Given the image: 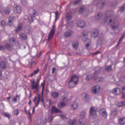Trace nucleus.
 Wrapping results in <instances>:
<instances>
[{
    "instance_id": "f257e3e1",
    "label": "nucleus",
    "mask_w": 125,
    "mask_h": 125,
    "mask_svg": "<svg viewBox=\"0 0 125 125\" xmlns=\"http://www.w3.org/2000/svg\"><path fill=\"white\" fill-rule=\"evenodd\" d=\"M106 21L109 22L113 25L115 26L111 25L110 27L112 28V29H115L117 28L119 25V23L115 20V17L114 16H111L106 18Z\"/></svg>"
},
{
    "instance_id": "f03ea898",
    "label": "nucleus",
    "mask_w": 125,
    "mask_h": 125,
    "mask_svg": "<svg viewBox=\"0 0 125 125\" xmlns=\"http://www.w3.org/2000/svg\"><path fill=\"white\" fill-rule=\"evenodd\" d=\"M90 115L92 119L96 118L97 117L96 109L95 107H92L89 111Z\"/></svg>"
},
{
    "instance_id": "7ed1b4c3",
    "label": "nucleus",
    "mask_w": 125,
    "mask_h": 125,
    "mask_svg": "<svg viewBox=\"0 0 125 125\" xmlns=\"http://www.w3.org/2000/svg\"><path fill=\"white\" fill-rule=\"evenodd\" d=\"M55 24H53L52 27V29L50 31V34L48 36V40L49 41L52 39L54 34L55 27Z\"/></svg>"
},
{
    "instance_id": "20e7f679",
    "label": "nucleus",
    "mask_w": 125,
    "mask_h": 125,
    "mask_svg": "<svg viewBox=\"0 0 125 125\" xmlns=\"http://www.w3.org/2000/svg\"><path fill=\"white\" fill-rule=\"evenodd\" d=\"M100 87L99 85H96L93 87L91 90V92L93 94L98 93L100 90Z\"/></svg>"
},
{
    "instance_id": "39448f33",
    "label": "nucleus",
    "mask_w": 125,
    "mask_h": 125,
    "mask_svg": "<svg viewBox=\"0 0 125 125\" xmlns=\"http://www.w3.org/2000/svg\"><path fill=\"white\" fill-rule=\"evenodd\" d=\"M99 113L101 116L104 118H107V113L105 109H101L99 111Z\"/></svg>"
},
{
    "instance_id": "423d86ee",
    "label": "nucleus",
    "mask_w": 125,
    "mask_h": 125,
    "mask_svg": "<svg viewBox=\"0 0 125 125\" xmlns=\"http://www.w3.org/2000/svg\"><path fill=\"white\" fill-rule=\"evenodd\" d=\"M112 92L114 95H118L120 93V90L119 88L116 87L112 90Z\"/></svg>"
},
{
    "instance_id": "0eeeda50",
    "label": "nucleus",
    "mask_w": 125,
    "mask_h": 125,
    "mask_svg": "<svg viewBox=\"0 0 125 125\" xmlns=\"http://www.w3.org/2000/svg\"><path fill=\"white\" fill-rule=\"evenodd\" d=\"M98 32L96 29H94L91 32V35L93 37H96L98 36Z\"/></svg>"
},
{
    "instance_id": "6e6552de",
    "label": "nucleus",
    "mask_w": 125,
    "mask_h": 125,
    "mask_svg": "<svg viewBox=\"0 0 125 125\" xmlns=\"http://www.w3.org/2000/svg\"><path fill=\"white\" fill-rule=\"evenodd\" d=\"M85 25V22L81 20L79 21L77 23V26L81 28L84 27Z\"/></svg>"
},
{
    "instance_id": "1a4fd4ad",
    "label": "nucleus",
    "mask_w": 125,
    "mask_h": 125,
    "mask_svg": "<svg viewBox=\"0 0 125 125\" xmlns=\"http://www.w3.org/2000/svg\"><path fill=\"white\" fill-rule=\"evenodd\" d=\"M61 112H62V111L60 110L57 108L56 107L54 106H53L52 107L51 111V113L52 114L53 113H61Z\"/></svg>"
},
{
    "instance_id": "9d476101",
    "label": "nucleus",
    "mask_w": 125,
    "mask_h": 125,
    "mask_svg": "<svg viewBox=\"0 0 125 125\" xmlns=\"http://www.w3.org/2000/svg\"><path fill=\"white\" fill-rule=\"evenodd\" d=\"M77 83L70 80L69 83V88H71L75 86Z\"/></svg>"
},
{
    "instance_id": "9b49d317",
    "label": "nucleus",
    "mask_w": 125,
    "mask_h": 125,
    "mask_svg": "<svg viewBox=\"0 0 125 125\" xmlns=\"http://www.w3.org/2000/svg\"><path fill=\"white\" fill-rule=\"evenodd\" d=\"M73 33V31L70 30L66 31L64 33V36L66 37L70 36L72 35Z\"/></svg>"
},
{
    "instance_id": "f8f14e48",
    "label": "nucleus",
    "mask_w": 125,
    "mask_h": 125,
    "mask_svg": "<svg viewBox=\"0 0 125 125\" xmlns=\"http://www.w3.org/2000/svg\"><path fill=\"white\" fill-rule=\"evenodd\" d=\"M39 85L35 83V81H33L32 82V88L33 89H35L38 92V87Z\"/></svg>"
},
{
    "instance_id": "ddd939ff",
    "label": "nucleus",
    "mask_w": 125,
    "mask_h": 125,
    "mask_svg": "<svg viewBox=\"0 0 125 125\" xmlns=\"http://www.w3.org/2000/svg\"><path fill=\"white\" fill-rule=\"evenodd\" d=\"M66 104L65 102H59L57 106L59 108H61L65 106Z\"/></svg>"
},
{
    "instance_id": "4468645a",
    "label": "nucleus",
    "mask_w": 125,
    "mask_h": 125,
    "mask_svg": "<svg viewBox=\"0 0 125 125\" xmlns=\"http://www.w3.org/2000/svg\"><path fill=\"white\" fill-rule=\"evenodd\" d=\"M70 80L77 83L78 80V77L75 75H73L71 77Z\"/></svg>"
},
{
    "instance_id": "2eb2a0df",
    "label": "nucleus",
    "mask_w": 125,
    "mask_h": 125,
    "mask_svg": "<svg viewBox=\"0 0 125 125\" xmlns=\"http://www.w3.org/2000/svg\"><path fill=\"white\" fill-rule=\"evenodd\" d=\"M119 124L122 125H125V117L121 118L118 119Z\"/></svg>"
},
{
    "instance_id": "dca6fc26",
    "label": "nucleus",
    "mask_w": 125,
    "mask_h": 125,
    "mask_svg": "<svg viewBox=\"0 0 125 125\" xmlns=\"http://www.w3.org/2000/svg\"><path fill=\"white\" fill-rule=\"evenodd\" d=\"M14 12L15 13H19L21 11V9L20 6L17 5L14 9Z\"/></svg>"
},
{
    "instance_id": "f3484780",
    "label": "nucleus",
    "mask_w": 125,
    "mask_h": 125,
    "mask_svg": "<svg viewBox=\"0 0 125 125\" xmlns=\"http://www.w3.org/2000/svg\"><path fill=\"white\" fill-rule=\"evenodd\" d=\"M19 38L21 39L26 40L27 39V36L24 33H20L19 34Z\"/></svg>"
},
{
    "instance_id": "a211bd4d",
    "label": "nucleus",
    "mask_w": 125,
    "mask_h": 125,
    "mask_svg": "<svg viewBox=\"0 0 125 125\" xmlns=\"http://www.w3.org/2000/svg\"><path fill=\"white\" fill-rule=\"evenodd\" d=\"M86 122V119L84 118H81L79 121V123L81 125H85Z\"/></svg>"
},
{
    "instance_id": "6ab92c4d",
    "label": "nucleus",
    "mask_w": 125,
    "mask_h": 125,
    "mask_svg": "<svg viewBox=\"0 0 125 125\" xmlns=\"http://www.w3.org/2000/svg\"><path fill=\"white\" fill-rule=\"evenodd\" d=\"M20 96L18 94L16 95L15 97L13 98L12 101L13 103H15L17 102V100H19L20 99Z\"/></svg>"
},
{
    "instance_id": "aec40b11",
    "label": "nucleus",
    "mask_w": 125,
    "mask_h": 125,
    "mask_svg": "<svg viewBox=\"0 0 125 125\" xmlns=\"http://www.w3.org/2000/svg\"><path fill=\"white\" fill-rule=\"evenodd\" d=\"M78 104L77 102L73 103L71 105V106L73 109L74 110L77 109L78 107Z\"/></svg>"
},
{
    "instance_id": "412c9836",
    "label": "nucleus",
    "mask_w": 125,
    "mask_h": 125,
    "mask_svg": "<svg viewBox=\"0 0 125 125\" xmlns=\"http://www.w3.org/2000/svg\"><path fill=\"white\" fill-rule=\"evenodd\" d=\"M0 67L3 69L6 68V65L5 62L3 61L0 62Z\"/></svg>"
},
{
    "instance_id": "4be33fe9",
    "label": "nucleus",
    "mask_w": 125,
    "mask_h": 125,
    "mask_svg": "<svg viewBox=\"0 0 125 125\" xmlns=\"http://www.w3.org/2000/svg\"><path fill=\"white\" fill-rule=\"evenodd\" d=\"M51 96L53 98H56L59 95V93L58 92H54L51 94Z\"/></svg>"
},
{
    "instance_id": "5701e85b",
    "label": "nucleus",
    "mask_w": 125,
    "mask_h": 125,
    "mask_svg": "<svg viewBox=\"0 0 125 125\" xmlns=\"http://www.w3.org/2000/svg\"><path fill=\"white\" fill-rule=\"evenodd\" d=\"M78 45V43L77 42H74L72 45L73 48L74 50H76L77 49Z\"/></svg>"
},
{
    "instance_id": "b1692460",
    "label": "nucleus",
    "mask_w": 125,
    "mask_h": 125,
    "mask_svg": "<svg viewBox=\"0 0 125 125\" xmlns=\"http://www.w3.org/2000/svg\"><path fill=\"white\" fill-rule=\"evenodd\" d=\"M39 69H37L35 70L33 72L31 73L30 76L32 77L34 75H35L38 73L39 71Z\"/></svg>"
},
{
    "instance_id": "393cba45",
    "label": "nucleus",
    "mask_w": 125,
    "mask_h": 125,
    "mask_svg": "<svg viewBox=\"0 0 125 125\" xmlns=\"http://www.w3.org/2000/svg\"><path fill=\"white\" fill-rule=\"evenodd\" d=\"M88 33V31H84L81 33L82 36H83L84 38L87 35Z\"/></svg>"
},
{
    "instance_id": "a878e982",
    "label": "nucleus",
    "mask_w": 125,
    "mask_h": 125,
    "mask_svg": "<svg viewBox=\"0 0 125 125\" xmlns=\"http://www.w3.org/2000/svg\"><path fill=\"white\" fill-rule=\"evenodd\" d=\"M85 42H87L86 44V48H88L90 45V43L91 42V41L89 39H86Z\"/></svg>"
},
{
    "instance_id": "bb28decb",
    "label": "nucleus",
    "mask_w": 125,
    "mask_h": 125,
    "mask_svg": "<svg viewBox=\"0 0 125 125\" xmlns=\"http://www.w3.org/2000/svg\"><path fill=\"white\" fill-rule=\"evenodd\" d=\"M76 122L75 120H71L69 122V125H75Z\"/></svg>"
},
{
    "instance_id": "cd10ccee",
    "label": "nucleus",
    "mask_w": 125,
    "mask_h": 125,
    "mask_svg": "<svg viewBox=\"0 0 125 125\" xmlns=\"http://www.w3.org/2000/svg\"><path fill=\"white\" fill-rule=\"evenodd\" d=\"M14 19L13 16H10V17L8 19V22L9 23L11 24L12 23Z\"/></svg>"
},
{
    "instance_id": "c85d7f7f",
    "label": "nucleus",
    "mask_w": 125,
    "mask_h": 125,
    "mask_svg": "<svg viewBox=\"0 0 125 125\" xmlns=\"http://www.w3.org/2000/svg\"><path fill=\"white\" fill-rule=\"evenodd\" d=\"M66 17L67 20H69L71 19L72 18L71 14V13H67Z\"/></svg>"
},
{
    "instance_id": "c756f323",
    "label": "nucleus",
    "mask_w": 125,
    "mask_h": 125,
    "mask_svg": "<svg viewBox=\"0 0 125 125\" xmlns=\"http://www.w3.org/2000/svg\"><path fill=\"white\" fill-rule=\"evenodd\" d=\"M19 112L18 109H15L13 112V114L14 115H17L19 114Z\"/></svg>"
},
{
    "instance_id": "7c9ffc66",
    "label": "nucleus",
    "mask_w": 125,
    "mask_h": 125,
    "mask_svg": "<svg viewBox=\"0 0 125 125\" xmlns=\"http://www.w3.org/2000/svg\"><path fill=\"white\" fill-rule=\"evenodd\" d=\"M6 49L8 50L11 51L12 50V46L9 44H7L6 45Z\"/></svg>"
},
{
    "instance_id": "2f4dec72",
    "label": "nucleus",
    "mask_w": 125,
    "mask_h": 125,
    "mask_svg": "<svg viewBox=\"0 0 125 125\" xmlns=\"http://www.w3.org/2000/svg\"><path fill=\"white\" fill-rule=\"evenodd\" d=\"M15 39L14 37H12L10 40V42L11 44H14Z\"/></svg>"
},
{
    "instance_id": "473e14b6",
    "label": "nucleus",
    "mask_w": 125,
    "mask_h": 125,
    "mask_svg": "<svg viewBox=\"0 0 125 125\" xmlns=\"http://www.w3.org/2000/svg\"><path fill=\"white\" fill-rule=\"evenodd\" d=\"M82 96L85 100H86L89 96V95L88 94L85 93L82 94Z\"/></svg>"
},
{
    "instance_id": "72a5a7b5",
    "label": "nucleus",
    "mask_w": 125,
    "mask_h": 125,
    "mask_svg": "<svg viewBox=\"0 0 125 125\" xmlns=\"http://www.w3.org/2000/svg\"><path fill=\"white\" fill-rule=\"evenodd\" d=\"M10 10L9 8H5L4 12L6 14H9L10 13Z\"/></svg>"
},
{
    "instance_id": "f704fd0d",
    "label": "nucleus",
    "mask_w": 125,
    "mask_h": 125,
    "mask_svg": "<svg viewBox=\"0 0 125 125\" xmlns=\"http://www.w3.org/2000/svg\"><path fill=\"white\" fill-rule=\"evenodd\" d=\"M86 112L84 111H82L81 112L80 114L81 118H84L86 115Z\"/></svg>"
},
{
    "instance_id": "c9c22d12",
    "label": "nucleus",
    "mask_w": 125,
    "mask_h": 125,
    "mask_svg": "<svg viewBox=\"0 0 125 125\" xmlns=\"http://www.w3.org/2000/svg\"><path fill=\"white\" fill-rule=\"evenodd\" d=\"M125 105V100L120 103L118 105L119 107H121Z\"/></svg>"
},
{
    "instance_id": "e433bc0d",
    "label": "nucleus",
    "mask_w": 125,
    "mask_h": 125,
    "mask_svg": "<svg viewBox=\"0 0 125 125\" xmlns=\"http://www.w3.org/2000/svg\"><path fill=\"white\" fill-rule=\"evenodd\" d=\"M121 90L122 93L124 94H125V85L122 86Z\"/></svg>"
},
{
    "instance_id": "4c0bfd02",
    "label": "nucleus",
    "mask_w": 125,
    "mask_h": 125,
    "mask_svg": "<svg viewBox=\"0 0 125 125\" xmlns=\"http://www.w3.org/2000/svg\"><path fill=\"white\" fill-rule=\"evenodd\" d=\"M1 24L2 27L3 28H4L6 25V22L3 20L1 22Z\"/></svg>"
},
{
    "instance_id": "58836bf2",
    "label": "nucleus",
    "mask_w": 125,
    "mask_h": 125,
    "mask_svg": "<svg viewBox=\"0 0 125 125\" xmlns=\"http://www.w3.org/2000/svg\"><path fill=\"white\" fill-rule=\"evenodd\" d=\"M103 80V78L101 77H99L95 79V80L97 82L102 81Z\"/></svg>"
},
{
    "instance_id": "ea45409f",
    "label": "nucleus",
    "mask_w": 125,
    "mask_h": 125,
    "mask_svg": "<svg viewBox=\"0 0 125 125\" xmlns=\"http://www.w3.org/2000/svg\"><path fill=\"white\" fill-rule=\"evenodd\" d=\"M5 8L3 7L2 5L0 6V12L1 13L3 12L4 11Z\"/></svg>"
},
{
    "instance_id": "a19ab883",
    "label": "nucleus",
    "mask_w": 125,
    "mask_h": 125,
    "mask_svg": "<svg viewBox=\"0 0 125 125\" xmlns=\"http://www.w3.org/2000/svg\"><path fill=\"white\" fill-rule=\"evenodd\" d=\"M6 49V47L4 45H0V50L3 51L5 50Z\"/></svg>"
},
{
    "instance_id": "79ce46f5",
    "label": "nucleus",
    "mask_w": 125,
    "mask_h": 125,
    "mask_svg": "<svg viewBox=\"0 0 125 125\" xmlns=\"http://www.w3.org/2000/svg\"><path fill=\"white\" fill-rule=\"evenodd\" d=\"M111 70V67L110 66H109L106 67L105 69V70L109 72Z\"/></svg>"
},
{
    "instance_id": "37998d69",
    "label": "nucleus",
    "mask_w": 125,
    "mask_h": 125,
    "mask_svg": "<svg viewBox=\"0 0 125 125\" xmlns=\"http://www.w3.org/2000/svg\"><path fill=\"white\" fill-rule=\"evenodd\" d=\"M102 14L101 13H98L97 16V20H98L101 18L102 16Z\"/></svg>"
},
{
    "instance_id": "c03bdc74",
    "label": "nucleus",
    "mask_w": 125,
    "mask_h": 125,
    "mask_svg": "<svg viewBox=\"0 0 125 125\" xmlns=\"http://www.w3.org/2000/svg\"><path fill=\"white\" fill-rule=\"evenodd\" d=\"M92 78V76L91 75H89L87 76L86 79L87 80H91Z\"/></svg>"
},
{
    "instance_id": "a18cd8bd",
    "label": "nucleus",
    "mask_w": 125,
    "mask_h": 125,
    "mask_svg": "<svg viewBox=\"0 0 125 125\" xmlns=\"http://www.w3.org/2000/svg\"><path fill=\"white\" fill-rule=\"evenodd\" d=\"M28 19L29 20V22H30V23L32 22L33 20L32 19V17L31 16H30L28 17Z\"/></svg>"
},
{
    "instance_id": "49530a36",
    "label": "nucleus",
    "mask_w": 125,
    "mask_h": 125,
    "mask_svg": "<svg viewBox=\"0 0 125 125\" xmlns=\"http://www.w3.org/2000/svg\"><path fill=\"white\" fill-rule=\"evenodd\" d=\"M84 6H83L82 7L80 8V9L79 10V11L80 13H82L84 10Z\"/></svg>"
},
{
    "instance_id": "de8ad7c7",
    "label": "nucleus",
    "mask_w": 125,
    "mask_h": 125,
    "mask_svg": "<svg viewBox=\"0 0 125 125\" xmlns=\"http://www.w3.org/2000/svg\"><path fill=\"white\" fill-rule=\"evenodd\" d=\"M80 0H76L73 2V5H76L80 1Z\"/></svg>"
},
{
    "instance_id": "09e8293b",
    "label": "nucleus",
    "mask_w": 125,
    "mask_h": 125,
    "mask_svg": "<svg viewBox=\"0 0 125 125\" xmlns=\"http://www.w3.org/2000/svg\"><path fill=\"white\" fill-rule=\"evenodd\" d=\"M59 115L60 117L62 119H64L66 118V116L64 115Z\"/></svg>"
},
{
    "instance_id": "8fccbe9b",
    "label": "nucleus",
    "mask_w": 125,
    "mask_h": 125,
    "mask_svg": "<svg viewBox=\"0 0 125 125\" xmlns=\"http://www.w3.org/2000/svg\"><path fill=\"white\" fill-rule=\"evenodd\" d=\"M21 29V27L20 26H19L16 30V32H18L20 31Z\"/></svg>"
},
{
    "instance_id": "3c124183",
    "label": "nucleus",
    "mask_w": 125,
    "mask_h": 125,
    "mask_svg": "<svg viewBox=\"0 0 125 125\" xmlns=\"http://www.w3.org/2000/svg\"><path fill=\"white\" fill-rule=\"evenodd\" d=\"M125 9V5H124V6H122L121 7L120 10V11H123Z\"/></svg>"
},
{
    "instance_id": "603ef678",
    "label": "nucleus",
    "mask_w": 125,
    "mask_h": 125,
    "mask_svg": "<svg viewBox=\"0 0 125 125\" xmlns=\"http://www.w3.org/2000/svg\"><path fill=\"white\" fill-rule=\"evenodd\" d=\"M40 98H39L37 100V102L35 104L36 106V107H37L38 106V105L39 103V101H40Z\"/></svg>"
},
{
    "instance_id": "864d4df0",
    "label": "nucleus",
    "mask_w": 125,
    "mask_h": 125,
    "mask_svg": "<svg viewBox=\"0 0 125 125\" xmlns=\"http://www.w3.org/2000/svg\"><path fill=\"white\" fill-rule=\"evenodd\" d=\"M4 115L8 118H9L10 117V115L9 114L5 113L4 114Z\"/></svg>"
},
{
    "instance_id": "5fc2aeb1",
    "label": "nucleus",
    "mask_w": 125,
    "mask_h": 125,
    "mask_svg": "<svg viewBox=\"0 0 125 125\" xmlns=\"http://www.w3.org/2000/svg\"><path fill=\"white\" fill-rule=\"evenodd\" d=\"M45 80H44L43 82V83H41V86H42V88H44V84H45Z\"/></svg>"
},
{
    "instance_id": "6e6d98bb",
    "label": "nucleus",
    "mask_w": 125,
    "mask_h": 125,
    "mask_svg": "<svg viewBox=\"0 0 125 125\" xmlns=\"http://www.w3.org/2000/svg\"><path fill=\"white\" fill-rule=\"evenodd\" d=\"M125 35V34H124L123 36H122L119 39V42L120 41H122Z\"/></svg>"
},
{
    "instance_id": "4d7b16f0",
    "label": "nucleus",
    "mask_w": 125,
    "mask_h": 125,
    "mask_svg": "<svg viewBox=\"0 0 125 125\" xmlns=\"http://www.w3.org/2000/svg\"><path fill=\"white\" fill-rule=\"evenodd\" d=\"M40 81V79L38 78L36 80V83L39 85V82Z\"/></svg>"
},
{
    "instance_id": "13d9d810",
    "label": "nucleus",
    "mask_w": 125,
    "mask_h": 125,
    "mask_svg": "<svg viewBox=\"0 0 125 125\" xmlns=\"http://www.w3.org/2000/svg\"><path fill=\"white\" fill-rule=\"evenodd\" d=\"M55 17H57L58 14V11H56L55 12Z\"/></svg>"
},
{
    "instance_id": "bf43d9fd",
    "label": "nucleus",
    "mask_w": 125,
    "mask_h": 125,
    "mask_svg": "<svg viewBox=\"0 0 125 125\" xmlns=\"http://www.w3.org/2000/svg\"><path fill=\"white\" fill-rule=\"evenodd\" d=\"M55 70V68H53L52 69V73H54Z\"/></svg>"
},
{
    "instance_id": "052dcab7",
    "label": "nucleus",
    "mask_w": 125,
    "mask_h": 125,
    "mask_svg": "<svg viewBox=\"0 0 125 125\" xmlns=\"http://www.w3.org/2000/svg\"><path fill=\"white\" fill-rule=\"evenodd\" d=\"M35 107L34 106L33 107L32 110V114H33V113L34 112V111L35 110Z\"/></svg>"
},
{
    "instance_id": "680f3d73",
    "label": "nucleus",
    "mask_w": 125,
    "mask_h": 125,
    "mask_svg": "<svg viewBox=\"0 0 125 125\" xmlns=\"http://www.w3.org/2000/svg\"><path fill=\"white\" fill-rule=\"evenodd\" d=\"M104 3H102L101 4V6L102 7V8L104 6Z\"/></svg>"
},
{
    "instance_id": "e2e57ef3",
    "label": "nucleus",
    "mask_w": 125,
    "mask_h": 125,
    "mask_svg": "<svg viewBox=\"0 0 125 125\" xmlns=\"http://www.w3.org/2000/svg\"><path fill=\"white\" fill-rule=\"evenodd\" d=\"M100 53V52H96L95 53H94V55H96V54H97L98 53Z\"/></svg>"
},
{
    "instance_id": "0e129e2a",
    "label": "nucleus",
    "mask_w": 125,
    "mask_h": 125,
    "mask_svg": "<svg viewBox=\"0 0 125 125\" xmlns=\"http://www.w3.org/2000/svg\"><path fill=\"white\" fill-rule=\"evenodd\" d=\"M34 12L33 14V15H34L36 14V11L35 10L34 11Z\"/></svg>"
},
{
    "instance_id": "69168bd1",
    "label": "nucleus",
    "mask_w": 125,
    "mask_h": 125,
    "mask_svg": "<svg viewBox=\"0 0 125 125\" xmlns=\"http://www.w3.org/2000/svg\"><path fill=\"white\" fill-rule=\"evenodd\" d=\"M34 12L33 14V15H34L36 14V11L35 10L34 11Z\"/></svg>"
},
{
    "instance_id": "338daca9",
    "label": "nucleus",
    "mask_w": 125,
    "mask_h": 125,
    "mask_svg": "<svg viewBox=\"0 0 125 125\" xmlns=\"http://www.w3.org/2000/svg\"><path fill=\"white\" fill-rule=\"evenodd\" d=\"M28 113L29 115L30 116V110L29 109L28 111Z\"/></svg>"
},
{
    "instance_id": "774afa93",
    "label": "nucleus",
    "mask_w": 125,
    "mask_h": 125,
    "mask_svg": "<svg viewBox=\"0 0 125 125\" xmlns=\"http://www.w3.org/2000/svg\"><path fill=\"white\" fill-rule=\"evenodd\" d=\"M66 97H63L62 100H66Z\"/></svg>"
}]
</instances>
